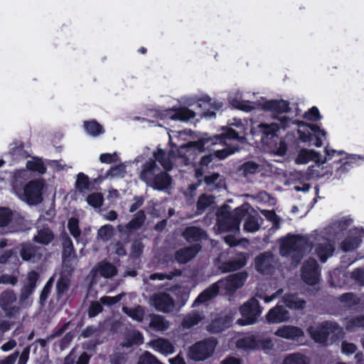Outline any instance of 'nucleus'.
I'll return each instance as SVG.
<instances>
[{"instance_id": "nucleus-1", "label": "nucleus", "mask_w": 364, "mask_h": 364, "mask_svg": "<svg viewBox=\"0 0 364 364\" xmlns=\"http://www.w3.org/2000/svg\"><path fill=\"white\" fill-rule=\"evenodd\" d=\"M218 345V339L213 336L196 341L189 347L188 357L196 362L208 360L214 355Z\"/></svg>"}, {"instance_id": "nucleus-2", "label": "nucleus", "mask_w": 364, "mask_h": 364, "mask_svg": "<svg viewBox=\"0 0 364 364\" xmlns=\"http://www.w3.org/2000/svg\"><path fill=\"white\" fill-rule=\"evenodd\" d=\"M309 247V239L301 235L289 234L280 243L279 251L282 256H289L292 253L301 256Z\"/></svg>"}, {"instance_id": "nucleus-3", "label": "nucleus", "mask_w": 364, "mask_h": 364, "mask_svg": "<svg viewBox=\"0 0 364 364\" xmlns=\"http://www.w3.org/2000/svg\"><path fill=\"white\" fill-rule=\"evenodd\" d=\"M224 139H235L240 141L241 137L239 136V134L236 130L232 128H228L223 134L220 135H216L211 138H202L196 141H190L187 144H184L180 146V149L178 150V156H183L181 153V150L182 149H198L200 152H202L205 150V146L210 141H212V144H217L218 142L222 143Z\"/></svg>"}, {"instance_id": "nucleus-4", "label": "nucleus", "mask_w": 364, "mask_h": 364, "mask_svg": "<svg viewBox=\"0 0 364 364\" xmlns=\"http://www.w3.org/2000/svg\"><path fill=\"white\" fill-rule=\"evenodd\" d=\"M240 313L242 317L237 321L238 325L245 326L255 324L262 313L259 301L255 297L250 298L240 307Z\"/></svg>"}, {"instance_id": "nucleus-5", "label": "nucleus", "mask_w": 364, "mask_h": 364, "mask_svg": "<svg viewBox=\"0 0 364 364\" xmlns=\"http://www.w3.org/2000/svg\"><path fill=\"white\" fill-rule=\"evenodd\" d=\"M303 129H299V139L309 145L321 147L323 144L322 138L326 137V132L316 124L302 123Z\"/></svg>"}, {"instance_id": "nucleus-6", "label": "nucleus", "mask_w": 364, "mask_h": 364, "mask_svg": "<svg viewBox=\"0 0 364 364\" xmlns=\"http://www.w3.org/2000/svg\"><path fill=\"white\" fill-rule=\"evenodd\" d=\"M341 328L336 322L324 321L316 326L308 328L311 338L316 343H325L331 333L340 331Z\"/></svg>"}, {"instance_id": "nucleus-7", "label": "nucleus", "mask_w": 364, "mask_h": 364, "mask_svg": "<svg viewBox=\"0 0 364 364\" xmlns=\"http://www.w3.org/2000/svg\"><path fill=\"white\" fill-rule=\"evenodd\" d=\"M44 182L34 179L28 182L23 187V200L28 205H38L42 203Z\"/></svg>"}, {"instance_id": "nucleus-8", "label": "nucleus", "mask_w": 364, "mask_h": 364, "mask_svg": "<svg viewBox=\"0 0 364 364\" xmlns=\"http://www.w3.org/2000/svg\"><path fill=\"white\" fill-rule=\"evenodd\" d=\"M321 269L316 259L309 257L301 268V279L308 285H315L320 281Z\"/></svg>"}, {"instance_id": "nucleus-9", "label": "nucleus", "mask_w": 364, "mask_h": 364, "mask_svg": "<svg viewBox=\"0 0 364 364\" xmlns=\"http://www.w3.org/2000/svg\"><path fill=\"white\" fill-rule=\"evenodd\" d=\"M247 276L246 271L240 272L230 274L215 283L218 284L219 290L224 289L226 293H233L244 285Z\"/></svg>"}, {"instance_id": "nucleus-10", "label": "nucleus", "mask_w": 364, "mask_h": 364, "mask_svg": "<svg viewBox=\"0 0 364 364\" xmlns=\"http://www.w3.org/2000/svg\"><path fill=\"white\" fill-rule=\"evenodd\" d=\"M242 215L235 213L232 214L229 212L224 213L218 217L217 225L218 230L222 232L234 231L239 228Z\"/></svg>"}, {"instance_id": "nucleus-11", "label": "nucleus", "mask_w": 364, "mask_h": 364, "mask_svg": "<svg viewBox=\"0 0 364 364\" xmlns=\"http://www.w3.org/2000/svg\"><path fill=\"white\" fill-rule=\"evenodd\" d=\"M62 245L63 268L65 271H67V272L70 274L74 271V267L71 263V259L76 257L73 243L71 238L69 236L65 235L63 239Z\"/></svg>"}, {"instance_id": "nucleus-12", "label": "nucleus", "mask_w": 364, "mask_h": 364, "mask_svg": "<svg viewBox=\"0 0 364 364\" xmlns=\"http://www.w3.org/2000/svg\"><path fill=\"white\" fill-rule=\"evenodd\" d=\"M202 245L193 243L180 248L174 252V259L180 264H185L192 260L201 251Z\"/></svg>"}, {"instance_id": "nucleus-13", "label": "nucleus", "mask_w": 364, "mask_h": 364, "mask_svg": "<svg viewBox=\"0 0 364 364\" xmlns=\"http://www.w3.org/2000/svg\"><path fill=\"white\" fill-rule=\"evenodd\" d=\"M16 301V295L13 290L3 291L0 295V307L7 316L15 317L19 308L12 304Z\"/></svg>"}, {"instance_id": "nucleus-14", "label": "nucleus", "mask_w": 364, "mask_h": 364, "mask_svg": "<svg viewBox=\"0 0 364 364\" xmlns=\"http://www.w3.org/2000/svg\"><path fill=\"white\" fill-rule=\"evenodd\" d=\"M163 115L171 120L188 122L196 117V113L186 107H173L164 110Z\"/></svg>"}, {"instance_id": "nucleus-15", "label": "nucleus", "mask_w": 364, "mask_h": 364, "mask_svg": "<svg viewBox=\"0 0 364 364\" xmlns=\"http://www.w3.org/2000/svg\"><path fill=\"white\" fill-rule=\"evenodd\" d=\"M182 237L190 244L201 243L208 239L207 232L198 226L186 227L181 233Z\"/></svg>"}, {"instance_id": "nucleus-16", "label": "nucleus", "mask_w": 364, "mask_h": 364, "mask_svg": "<svg viewBox=\"0 0 364 364\" xmlns=\"http://www.w3.org/2000/svg\"><path fill=\"white\" fill-rule=\"evenodd\" d=\"M247 254L240 252L228 261L223 262L219 267L223 273L231 272L243 268L247 264Z\"/></svg>"}, {"instance_id": "nucleus-17", "label": "nucleus", "mask_w": 364, "mask_h": 364, "mask_svg": "<svg viewBox=\"0 0 364 364\" xmlns=\"http://www.w3.org/2000/svg\"><path fill=\"white\" fill-rule=\"evenodd\" d=\"M198 107L203 110V117L211 118L215 117V111H218L222 108L223 103L213 100L211 97L205 95L198 100Z\"/></svg>"}, {"instance_id": "nucleus-18", "label": "nucleus", "mask_w": 364, "mask_h": 364, "mask_svg": "<svg viewBox=\"0 0 364 364\" xmlns=\"http://www.w3.org/2000/svg\"><path fill=\"white\" fill-rule=\"evenodd\" d=\"M232 317L230 315H225L223 316H216L211 322L206 326V330L212 333L217 334L223 332L225 329L231 326L232 323Z\"/></svg>"}, {"instance_id": "nucleus-19", "label": "nucleus", "mask_w": 364, "mask_h": 364, "mask_svg": "<svg viewBox=\"0 0 364 364\" xmlns=\"http://www.w3.org/2000/svg\"><path fill=\"white\" fill-rule=\"evenodd\" d=\"M153 301L156 309L159 311L169 313L174 309V299L168 293L162 292L156 295Z\"/></svg>"}, {"instance_id": "nucleus-20", "label": "nucleus", "mask_w": 364, "mask_h": 364, "mask_svg": "<svg viewBox=\"0 0 364 364\" xmlns=\"http://www.w3.org/2000/svg\"><path fill=\"white\" fill-rule=\"evenodd\" d=\"M289 102L284 100H269L263 102L262 109L273 114H280L290 112Z\"/></svg>"}, {"instance_id": "nucleus-21", "label": "nucleus", "mask_w": 364, "mask_h": 364, "mask_svg": "<svg viewBox=\"0 0 364 364\" xmlns=\"http://www.w3.org/2000/svg\"><path fill=\"white\" fill-rule=\"evenodd\" d=\"M71 274L72 273L69 274L63 268V271L57 280L55 286L56 299L58 301L66 299L67 293L70 285V277Z\"/></svg>"}, {"instance_id": "nucleus-22", "label": "nucleus", "mask_w": 364, "mask_h": 364, "mask_svg": "<svg viewBox=\"0 0 364 364\" xmlns=\"http://www.w3.org/2000/svg\"><path fill=\"white\" fill-rule=\"evenodd\" d=\"M20 256L24 261L37 262L42 257L41 248L29 242L22 243Z\"/></svg>"}, {"instance_id": "nucleus-23", "label": "nucleus", "mask_w": 364, "mask_h": 364, "mask_svg": "<svg viewBox=\"0 0 364 364\" xmlns=\"http://www.w3.org/2000/svg\"><path fill=\"white\" fill-rule=\"evenodd\" d=\"M310 161H314L316 163H321L323 164L326 163V159L313 149H301L296 159V163L298 164H307Z\"/></svg>"}, {"instance_id": "nucleus-24", "label": "nucleus", "mask_w": 364, "mask_h": 364, "mask_svg": "<svg viewBox=\"0 0 364 364\" xmlns=\"http://www.w3.org/2000/svg\"><path fill=\"white\" fill-rule=\"evenodd\" d=\"M145 220V212L143 210H140L134 215L132 219L124 227L119 225L118 229L120 232L131 234L133 231L140 229L144 225Z\"/></svg>"}, {"instance_id": "nucleus-25", "label": "nucleus", "mask_w": 364, "mask_h": 364, "mask_svg": "<svg viewBox=\"0 0 364 364\" xmlns=\"http://www.w3.org/2000/svg\"><path fill=\"white\" fill-rule=\"evenodd\" d=\"M289 311L282 305H276L269 309L266 314V320L269 323H279L287 321Z\"/></svg>"}, {"instance_id": "nucleus-26", "label": "nucleus", "mask_w": 364, "mask_h": 364, "mask_svg": "<svg viewBox=\"0 0 364 364\" xmlns=\"http://www.w3.org/2000/svg\"><path fill=\"white\" fill-rule=\"evenodd\" d=\"M159 171H160V168L154 160L150 159L142 164L139 178L148 185Z\"/></svg>"}, {"instance_id": "nucleus-27", "label": "nucleus", "mask_w": 364, "mask_h": 364, "mask_svg": "<svg viewBox=\"0 0 364 364\" xmlns=\"http://www.w3.org/2000/svg\"><path fill=\"white\" fill-rule=\"evenodd\" d=\"M274 335L289 340H297L304 336L303 330L297 326H282L277 328Z\"/></svg>"}, {"instance_id": "nucleus-28", "label": "nucleus", "mask_w": 364, "mask_h": 364, "mask_svg": "<svg viewBox=\"0 0 364 364\" xmlns=\"http://www.w3.org/2000/svg\"><path fill=\"white\" fill-rule=\"evenodd\" d=\"M172 183L171 176L166 171H159L148 184L154 190L164 191L168 188Z\"/></svg>"}, {"instance_id": "nucleus-29", "label": "nucleus", "mask_w": 364, "mask_h": 364, "mask_svg": "<svg viewBox=\"0 0 364 364\" xmlns=\"http://www.w3.org/2000/svg\"><path fill=\"white\" fill-rule=\"evenodd\" d=\"M334 251V245L330 240L318 243L315 248V253L322 263L326 262L333 255Z\"/></svg>"}, {"instance_id": "nucleus-30", "label": "nucleus", "mask_w": 364, "mask_h": 364, "mask_svg": "<svg viewBox=\"0 0 364 364\" xmlns=\"http://www.w3.org/2000/svg\"><path fill=\"white\" fill-rule=\"evenodd\" d=\"M218 293L219 289L218 284L213 283V284H211L210 287H208L207 289H205L201 293L199 294V295L193 301V306H197L199 304L210 301V299L215 297Z\"/></svg>"}, {"instance_id": "nucleus-31", "label": "nucleus", "mask_w": 364, "mask_h": 364, "mask_svg": "<svg viewBox=\"0 0 364 364\" xmlns=\"http://www.w3.org/2000/svg\"><path fill=\"white\" fill-rule=\"evenodd\" d=\"M283 301L287 307L293 310H302L305 308L306 302L301 299L296 294H287L283 297Z\"/></svg>"}, {"instance_id": "nucleus-32", "label": "nucleus", "mask_w": 364, "mask_h": 364, "mask_svg": "<svg viewBox=\"0 0 364 364\" xmlns=\"http://www.w3.org/2000/svg\"><path fill=\"white\" fill-rule=\"evenodd\" d=\"M362 242V236L355 232L346 237L341 243V249L343 252H350L356 250Z\"/></svg>"}, {"instance_id": "nucleus-33", "label": "nucleus", "mask_w": 364, "mask_h": 364, "mask_svg": "<svg viewBox=\"0 0 364 364\" xmlns=\"http://www.w3.org/2000/svg\"><path fill=\"white\" fill-rule=\"evenodd\" d=\"M205 316L203 313H200L196 310L192 311L184 316L181 325L183 328L189 329L196 325L204 319Z\"/></svg>"}, {"instance_id": "nucleus-34", "label": "nucleus", "mask_w": 364, "mask_h": 364, "mask_svg": "<svg viewBox=\"0 0 364 364\" xmlns=\"http://www.w3.org/2000/svg\"><path fill=\"white\" fill-rule=\"evenodd\" d=\"M236 348L245 350H257V337L255 335H250L240 338L236 341Z\"/></svg>"}, {"instance_id": "nucleus-35", "label": "nucleus", "mask_w": 364, "mask_h": 364, "mask_svg": "<svg viewBox=\"0 0 364 364\" xmlns=\"http://www.w3.org/2000/svg\"><path fill=\"white\" fill-rule=\"evenodd\" d=\"M171 152L167 154L162 149H158L154 152V159L155 162L158 161L166 171H169L173 168V162L169 156Z\"/></svg>"}, {"instance_id": "nucleus-36", "label": "nucleus", "mask_w": 364, "mask_h": 364, "mask_svg": "<svg viewBox=\"0 0 364 364\" xmlns=\"http://www.w3.org/2000/svg\"><path fill=\"white\" fill-rule=\"evenodd\" d=\"M54 233L49 228H43L38 230L33 240L38 244L48 245L54 240Z\"/></svg>"}, {"instance_id": "nucleus-37", "label": "nucleus", "mask_w": 364, "mask_h": 364, "mask_svg": "<svg viewBox=\"0 0 364 364\" xmlns=\"http://www.w3.org/2000/svg\"><path fill=\"white\" fill-rule=\"evenodd\" d=\"M352 159H355V158L348 156L345 159H341L338 161H335L336 163H341V164L336 169L333 173V178L340 179L343 175L349 171V170L353 167V164L354 163Z\"/></svg>"}, {"instance_id": "nucleus-38", "label": "nucleus", "mask_w": 364, "mask_h": 364, "mask_svg": "<svg viewBox=\"0 0 364 364\" xmlns=\"http://www.w3.org/2000/svg\"><path fill=\"white\" fill-rule=\"evenodd\" d=\"M261 131L262 132L263 136L262 140L266 139H272L274 141H276L277 139H279V136L277 132L279 130V126L277 124L272 123L270 124H260Z\"/></svg>"}, {"instance_id": "nucleus-39", "label": "nucleus", "mask_w": 364, "mask_h": 364, "mask_svg": "<svg viewBox=\"0 0 364 364\" xmlns=\"http://www.w3.org/2000/svg\"><path fill=\"white\" fill-rule=\"evenodd\" d=\"M172 291L176 297L175 306L177 305L179 308L183 306L188 300L190 291L182 287H176Z\"/></svg>"}, {"instance_id": "nucleus-40", "label": "nucleus", "mask_w": 364, "mask_h": 364, "mask_svg": "<svg viewBox=\"0 0 364 364\" xmlns=\"http://www.w3.org/2000/svg\"><path fill=\"white\" fill-rule=\"evenodd\" d=\"M97 270L105 278H112L117 274V267L109 262L103 261L98 264Z\"/></svg>"}, {"instance_id": "nucleus-41", "label": "nucleus", "mask_w": 364, "mask_h": 364, "mask_svg": "<svg viewBox=\"0 0 364 364\" xmlns=\"http://www.w3.org/2000/svg\"><path fill=\"white\" fill-rule=\"evenodd\" d=\"M83 127L86 132L92 136H97L105 132L103 127L95 119L85 121Z\"/></svg>"}, {"instance_id": "nucleus-42", "label": "nucleus", "mask_w": 364, "mask_h": 364, "mask_svg": "<svg viewBox=\"0 0 364 364\" xmlns=\"http://www.w3.org/2000/svg\"><path fill=\"white\" fill-rule=\"evenodd\" d=\"M271 267L269 255L267 253H262L255 258V268L257 272L264 273Z\"/></svg>"}, {"instance_id": "nucleus-43", "label": "nucleus", "mask_w": 364, "mask_h": 364, "mask_svg": "<svg viewBox=\"0 0 364 364\" xmlns=\"http://www.w3.org/2000/svg\"><path fill=\"white\" fill-rule=\"evenodd\" d=\"M282 364H309V360L302 353H294L287 355Z\"/></svg>"}, {"instance_id": "nucleus-44", "label": "nucleus", "mask_w": 364, "mask_h": 364, "mask_svg": "<svg viewBox=\"0 0 364 364\" xmlns=\"http://www.w3.org/2000/svg\"><path fill=\"white\" fill-rule=\"evenodd\" d=\"M149 326L156 331H162L166 330L168 326V322L164 316L160 315H154L150 321Z\"/></svg>"}, {"instance_id": "nucleus-45", "label": "nucleus", "mask_w": 364, "mask_h": 364, "mask_svg": "<svg viewBox=\"0 0 364 364\" xmlns=\"http://www.w3.org/2000/svg\"><path fill=\"white\" fill-rule=\"evenodd\" d=\"M215 197L212 195H207L206 193L201 194L197 200L196 208L197 210L202 213L209 206L214 203Z\"/></svg>"}, {"instance_id": "nucleus-46", "label": "nucleus", "mask_w": 364, "mask_h": 364, "mask_svg": "<svg viewBox=\"0 0 364 364\" xmlns=\"http://www.w3.org/2000/svg\"><path fill=\"white\" fill-rule=\"evenodd\" d=\"M26 168L33 172L43 174L46 172L47 168L43 161L39 158H33L26 162Z\"/></svg>"}, {"instance_id": "nucleus-47", "label": "nucleus", "mask_w": 364, "mask_h": 364, "mask_svg": "<svg viewBox=\"0 0 364 364\" xmlns=\"http://www.w3.org/2000/svg\"><path fill=\"white\" fill-rule=\"evenodd\" d=\"M346 328L349 332H353L358 329H364V315L357 316L350 318L346 322Z\"/></svg>"}, {"instance_id": "nucleus-48", "label": "nucleus", "mask_w": 364, "mask_h": 364, "mask_svg": "<svg viewBox=\"0 0 364 364\" xmlns=\"http://www.w3.org/2000/svg\"><path fill=\"white\" fill-rule=\"evenodd\" d=\"M339 300L341 303L345 304L348 307L356 306L360 302V299L353 293H344L340 296Z\"/></svg>"}, {"instance_id": "nucleus-49", "label": "nucleus", "mask_w": 364, "mask_h": 364, "mask_svg": "<svg viewBox=\"0 0 364 364\" xmlns=\"http://www.w3.org/2000/svg\"><path fill=\"white\" fill-rule=\"evenodd\" d=\"M13 218L12 210L7 207H0V228L9 225Z\"/></svg>"}, {"instance_id": "nucleus-50", "label": "nucleus", "mask_w": 364, "mask_h": 364, "mask_svg": "<svg viewBox=\"0 0 364 364\" xmlns=\"http://www.w3.org/2000/svg\"><path fill=\"white\" fill-rule=\"evenodd\" d=\"M86 201L90 206L98 208L103 205L104 198L101 193H92L87 196Z\"/></svg>"}, {"instance_id": "nucleus-51", "label": "nucleus", "mask_w": 364, "mask_h": 364, "mask_svg": "<svg viewBox=\"0 0 364 364\" xmlns=\"http://www.w3.org/2000/svg\"><path fill=\"white\" fill-rule=\"evenodd\" d=\"M90 180L88 176L84 173H79L77 176V180L75 182V188L80 191L83 192L85 190L89 189Z\"/></svg>"}, {"instance_id": "nucleus-52", "label": "nucleus", "mask_w": 364, "mask_h": 364, "mask_svg": "<svg viewBox=\"0 0 364 364\" xmlns=\"http://www.w3.org/2000/svg\"><path fill=\"white\" fill-rule=\"evenodd\" d=\"M259 229L258 219L254 215H249L244 223V230L248 232H255Z\"/></svg>"}, {"instance_id": "nucleus-53", "label": "nucleus", "mask_w": 364, "mask_h": 364, "mask_svg": "<svg viewBox=\"0 0 364 364\" xmlns=\"http://www.w3.org/2000/svg\"><path fill=\"white\" fill-rule=\"evenodd\" d=\"M68 228L74 238H77L80 236L81 230L79 227V220L77 218L71 217L68 220Z\"/></svg>"}, {"instance_id": "nucleus-54", "label": "nucleus", "mask_w": 364, "mask_h": 364, "mask_svg": "<svg viewBox=\"0 0 364 364\" xmlns=\"http://www.w3.org/2000/svg\"><path fill=\"white\" fill-rule=\"evenodd\" d=\"M123 310L124 313H126L129 317L135 321H141L143 319L144 313V310L140 306L133 309L124 307Z\"/></svg>"}, {"instance_id": "nucleus-55", "label": "nucleus", "mask_w": 364, "mask_h": 364, "mask_svg": "<svg viewBox=\"0 0 364 364\" xmlns=\"http://www.w3.org/2000/svg\"><path fill=\"white\" fill-rule=\"evenodd\" d=\"M220 175L218 173H213L210 176H205L203 178L204 183L207 186L212 188H220L222 184L220 183L221 180Z\"/></svg>"}, {"instance_id": "nucleus-56", "label": "nucleus", "mask_w": 364, "mask_h": 364, "mask_svg": "<svg viewBox=\"0 0 364 364\" xmlns=\"http://www.w3.org/2000/svg\"><path fill=\"white\" fill-rule=\"evenodd\" d=\"M240 170L242 171L245 176L247 174H255L259 171V165L253 161H247L242 164Z\"/></svg>"}, {"instance_id": "nucleus-57", "label": "nucleus", "mask_w": 364, "mask_h": 364, "mask_svg": "<svg viewBox=\"0 0 364 364\" xmlns=\"http://www.w3.org/2000/svg\"><path fill=\"white\" fill-rule=\"evenodd\" d=\"M53 277H51L48 280V282L46 283L45 286L43 287L42 291H41V295H40V303L43 305L50 294V291H51V289H52V287H53Z\"/></svg>"}, {"instance_id": "nucleus-58", "label": "nucleus", "mask_w": 364, "mask_h": 364, "mask_svg": "<svg viewBox=\"0 0 364 364\" xmlns=\"http://www.w3.org/2000/svg\"><path fill=\"white\" fill-rule=\"evenodd\" d=\"M232 105L242 111L248 112H251L255 109L254 102L245 100H234Z\"/></svg>"}, {"instance_id": "nucleus-59", "label": "nucleus", "mask_w": 364, "mask_h": 364, "mask_svg": "<svg viewBox=\"0 0 364 364\" xmlns=\"http://www.w3.org/2000/svg\"><path fill=\"white\" fill-rule=\"evenodd\" d=\"M127 346H131L133 345H140L144 341V337L139 331H134L131 335H129L127 338Z\"/></svg>"}, {"instance_id": "nucleus-60", "label": "nucleus", "mask_w": 364, "mask_h": 364, "mask_svg": "<svg viewBox=\"0 0 364 364\" xmlns=\"http://www.w3.org/2000/svg\"><path fill=\"white\" fill-rule=\"evenodd\" d=\"M137 364H161L157 358L148 351L143 353L139 358Z\"/></svg>"}, {"instance_id": "nucleus-61", "label": "nucleus", "mask_w": 364, "mask_h": 364, "mask_svg": "<svg viewBox=\"0 0 364 364\" xmlns=\"http://www.w3.org/2000/svg\"><path fill=\"white\" fill-rule=\"evenodd\" d=\"M304 117L309 121L318 122L321 119L318 109L316 107H312L304 114Z\"/></svg>"}, {"instance_id": "nucleus-62", "label": "nucleus", "mask_w": 364, "mask_h": 364, "mask_svg": "<svg viewBox=\"0 0 364 364\" xmlns=\"http://www.w3.org/2000/svg\"><path fill=\"white\" fill-rule=\"evenodd\" d=\"M103 311V307L98 301H92L88 307L87 314L90 318L97 316Z\"/></svg>"}, {"instance_id": "nucleus-63", "label": "nucleus", "mask_w": 364, "mask_h": 364, "mask_svg": "<svg viewBox=\"0 0 364 364\" xmlns=\"http://www.w3.org/2000/svg\"><path fill=\"white\" fill-rule=\"evenodd\" d=\"M144 245L141 242L134 241L132 245L130 255L134 258H139L143 253Z\"/></svg>"}, {"instance_id": "nucleus-64", "label": "nucleus", "mask_w": 364, "mask_h": 364, "mask_svg": "<svg viewBox=\"0 0 364 364\" xmlns=\"http://www.w3.org/2000/svg\"><path fill=\"white\" fill-rule=\"evenodd\" d=\"M274 142L276 143V149L274 151L275 154L280 156L286 155L287 151V145L286 141L279 137V139Z\"/></svg>"}]
</instances>
